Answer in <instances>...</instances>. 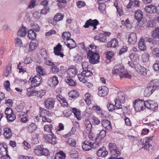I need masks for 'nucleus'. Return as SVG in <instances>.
Returning a JSON list of instances; mask_svg holds the SVG:
<instances>
[{"instance_id":"1","label":"nucleus","mask_w":159,"mask_h":159,"mask_svg":"<svg viewBox=\"0 0 159 159\" xmlns=\"http://www.w3.org/2000/svg\"><path fill=\"white\" fill-rule=\"evenodd\" d=\"M159 86V82L157 80L151 81L144 90V95L145 96H149Z\"/></svg>"},{"instance_id":"2","label":"nucleus","mask_w":159,"mask_h":159,"mask_svg":"<svg viewBox=\"0 0 159 159\" xmlns=\"http://www.w3.org/2000/svg\"><path fill=\"white\" fill-rule=\"evenodd\" d=\"M143 16V13L141 10H138L135 11L134 16L135 19L138 21V28L142 27L147 21L146 19Z\"/></svg>"},{"instance_id":"3","label":"nucleus","mask_w":159,"mask_h":159,"mask_svg":"<svg viewBox=\"0 0 159 159\" xmlns=\"http://www.w3.org/2000/svg\"><path fill=\"white\" fill-rule=\"evenodd\" d=\"M87 58H89V61L90 63L95 64L99 62L100 56L97 52H93L89 49L87 53Z\"/></svg>"},{"instance_id":"4","label":"nucleus","mask_w":159,"mask_h":159,"mask_svg":"<svg viewBox=\"0 0 159 159\" xmlns=\"http://www.w3.org/2000/svg\"><path fill=\"white\" fill-rule=\"evenodd\" d=\"M115 104L114 105L110 102L107 105V107L108 110L110 111H112L116 110H119L121 109L122 111L123 107H122V105L120 103L118 100H116L115 101Z\"/></svg>"},{"instance_id":"5","label":"nucleus","mask_w":159,"mask_h":159,"mask_svg":"<svg viewBox=\"0 0 159 159\" xmlns=\"http://www.w3.org/2000/svg\"><path fill=\"white\" fill-rule=\"evenodd\" d=\"M108 147L110 151L111 155L116 157L120 155V152L118 150L115 143H109Z\"/></svg>"},{"instance_id":"6","label":"nucleus","mask_w":159,"mask_h":159,"mask_svg":"<svg viewBox=\"0 0 159 159\" xmlns=\"http://www.w3.org/2000/svg\"><path fill=\"white\" fill-rule=\"evenodd\" d=\"M134 108L135 110L137 111H140L145 109L143 106V100L136 99L134 102Z\"/></svg>"},{"instance_id":"7","label":"nucleus","mask_w":159,"mask_h":159,"mask_svg":"<svg viewBox=\"0 0 159 159\" xmlns=\"http://www.w3.org/2000/svg\"><path fill=\"white\" fill-rule=\"evenodd\" d=\"M99 23L97 19L92 20L91 19L88 20L85 23V25H84L83 27L85 28H88L90 26L93 27V30L97 29V26Z\"/></svg>"},{"instance_id":"8","label":"nucleus","mask_w":159,"mask_h":159,"mask_svg":"<svg viewBox=\"0 0 159 159\" xmlns=\"http://www.w3.org/2000/svg\"><path fill=\"white\" fill-rule=\"evenodd\" d=\"M29 80H30L31 85L35 87L39 86L43 82L42 78L41 76L39 75H35L32 79H31L30 78Z\"/></svg>"},{"instance_id":"9","label":"nucleus","mask_w":159,"mask_h":159,"mask_svg":"<svg viewBox=\"0 0 159 159\" xmlns=\"http://www.w3.org/2000/svg\"><path fill=\"white\" fill-rule=\"evenodd\" d=\"M44 138L48 142L52 144H54L57 142V137L54 133L45 134L44 135Z\"/></svg>"},{"instance_id":"10","label":"nucleus","mask_w":159,"mask_h":159,"mask_svg":"<svg viewBox=\"0 0 159 159\" xmlns=\"http://www.w3.org/2000/svg\"><path fill=\"white\" fill-rule=\"evenodd\" d=\"M153 136H152L150 137H146L145 139H144L143 140V146L142 148H143L145 150L147 151H149V148L152 145L150 142L151 141H152V138Z\"/></svg>"},{"instance_id":"11","label":"nucleus","mask_w":159,"mask_h":159,"mask_svg":"<svg viewBox=\"0 0 159 159\" xmlns=\"http://www.w3.org/2000/svg\"><path fill=\"white\" fill-rule=\"evenodd\" d=\"M124 71V66L121 65L116 66L112 70L113 74L119 75L121 78V75Z\"/></svg>"},{"instance_id":"12","label":"nucleus","mask_w":159,"mask_h":159,"mask_svg":"<svg viewBox=\"0 0 159 159\" xmlns=\"http://www.w3.org/2000/svg\"><path fill=\"white\" fill-rule=\"evenodd\" d=\"M58 78L56 75L51 77L48 80V85L51 87H53L56 86L58 83Z\"/></svg>"},{"instance_id":"13","label":"nucleus","mask_w":159,"mask_h":159,"mask_svg":"<svg viewBox=\"0 0 159 159\" xmlns=\"http://www.w3.org/2000/svg\"><path fill=\"white\" fill-rule=\"evenodd\" d=\"M55 102L53 98H47L44 102V106L46 109L48 110L51 109L53 107Z\"/></svg>"},{"instance_id":"14","label":"nucleus","mask_w":159,"mask_h":159,"mask_svg":"<svg viewBox=\"0 0 159 159\" xmlns=\"http://www.w3.org/2000/svg\"><path fill=\"white\" fill-rule=\"evenodd\" d=\"M62 46L60 43H58L56 47H54V52L55 55L59 56L61 57H62L64 55L63 53L61 52L62 50Z\"/></svg>"},{"instance_id":"15","label":"nucleus","mask_w":159,"mask_h":159,"mask_svg":"<svg viewBox=\"0 0 159 159\" xmlns=\"http://www.w3.org/2000/svg\"><path fill=\"white\" fill-rule=\"evenodd\" d=\"M145 10L147 12L149 13L159 14V12L157 10V7L152 5H150L146 6L144 8Z\"/></svg>"},{"instance_id":"16","label":"nucleus","mask_w":159,"mask_h":159,"mask_svg":"<svg viewBox=\"0 0 159 159\" xmlns=\"http://www.w3.org/2000/svg\"><path fill=\"white\" fill-rule=\"evenodd\" d=\"M108 93V89L105 86L99 87L98 94L101 97H104L107 95Z\"/></svg>"},{"instance_id":"17","label":"nucleus","mask_w":159,"mask_h":159,"mask_svg":"<svg viewBox=\"0 0 159 159\" xmlns=\"http://www.w3.org/2000/svg\"><path fill=\"white\" fill-rule=\"evenodd\" d=\"M108 152L105 147H102L97 152V155L99 157H105L108 154Z\"/></svg>"},{"instance_id":"18","label":"nucleus","mask_w":159,"mask_h":159,"mask_svg":"<svg viewBox=\"0 0 159 159\" xmlns=\"http://www.w3.org/2000/svg\"><path fill=\"white\" fill-rule=\"evenodd\" d=\"M137 40L136 34L135 33H131L129 35L128 40L129 43L131 44H134Z\"/></svg>"},{"instance_id":"19","label":"nucleus","mask_w":159,"mask_h":159,"mask_svg":"<svg viewBox=\"0 0 159 159\" xmlns=\"http://www.w3.org/2000/svg\"><path fill=\"white\" fill-rule=\"evenodd\" d=\"M27 29L26 27L22 25V27L19 29L17 33V35L19 37H23L25 36L27 33Z\"/></svg>"},{"instance_id":"20","label":"nucleus","mask_w":159,"mask_h":159,"mask_svg":"<svg viewBox=\"0 0 159 159\" xmlns=\"http://www.w3.org/2000/svg\"><path fill=\"white\" fill-rule=\"evenodd\" d=\"M83 149L85 151H88L91 149L92 142L86 140L83 142L82 144Z\"/></svg>"},{"instance_id":"21","label":"nucleus","mask_w":159,"mask_h":159,"mask_svg":"<svg viewBox=\"0 0 159 159\" xmlns=\"http://www.w3.org/2000/svg\"><path fill=\"white\" fill-rule=\"evenodd\" d=\"M77 70L75 68H71L68 69L67 70V73L69 76L67 77L73 78L76 75Z\"/></svg>"},{"instance_id":"22","label":"nucleus","mask_w":159,"mask_h":159,"mask_svg":"<svg viewBox=\"0 0 159 159\" xmlns=\"http://www.w3.org/2000/svg\"><path fill=\"white\" fill-rule=\"evenodd\" d=\"M118 42L117 39H113L107 43L106 47L108 48H115L118 46Z\"/></svg>"},{"instance_id":"23","label":"nucleus","mask_w":159,"mask_h":159,"mask_svg":"<svg viewBox=\"0 0 159 159\" xmlns=\"http://www.w3.org/2000/svg\"><path fill=\"white\" fill-rule=\"evenodd\" d=\"M43 145H39L36 146L34 150V154L38 156H42Z\"/></svg>"},{"instance_id":"24","label":"nucleus","mask_w":159,"mask_h":159,"mask_svg":"<svg viewBox=\"0 0 159 159\" xmlns=\"http://www.w3.org/2000/svg\"><path fill=\"white\" fill-rule=\"evenodd\" d=\"M102 125L107 130H111L112 129L111 125L110 122L107 120H104L102 121Z\"/></svg>"},{"instance_id":"25","label":"nucleus","mask_w":159,"mask_h":159,"mask_svg":"<svg viewBox=\"0 0 159 159\" xmlns=\"http://www.w3.org/2000/svg\"><path fill=\"white\" fill-rule=\"evenodd\" d=\"M145 42V40L143 38H141L139 42V48L141 51H143L146 49L147 47Z\"/></svg>"},{"instance_id":"26","label":"nucleus","mask_w":159,"mask_h":159,"mask_svg":"<svg viewBox=\"0 0 159 159\" xmlns=\"http://www.w3.org/2000/svg\"><path fill=\"white\" fill-rule=\"evenodd\" d=\"M4 136L7 139H10L12 136V133L11 129L9 128L4 129Z\"/></svg>"},{"instance_id":"27","label":"nucleus","mask_w":159,"mask_h":159,"mask_svg":"<svg viewBox=\"0 0 159 159\" xmlns=\"http://www.w3.org/2000/svg\"><path fill=\"white\" fill-rule=\"evenodd\" d=\"M105 55L107 59L105 60V62L107 63H109L114 56V53L111 51H107L106 52Z\"/></svg>"},{"instance_id":"28","label":"nucleus","mask_w":159,"mask_h":159,"mask_svg":"<svg viewBox=\"0 0 159 159\" xmlns=\"http://www.w3.org/2000/svg\"><path fill=\"white\" fill-rule=\"evenodd\" d=\"M28 32V36L30 39L33 40L35 39L37 35L34 30L30 29Z\"/></svg>"},{"instance_id":"29","label":"nucleus","mask_w":159,"mask_h":159,"mask_svg":"<svg viewBox=\"0 0 159 159\" xmlns=\"http://www.w3.org/2000/svg\"><path fill=\"white\" fill-rule=\"evenodd\" d=\"M84 124L87 131L90 133L92 129V125L90 121L88 120H86L84 121Z\"/></svg>"},{"instance_id":"30","label":"nucleus","mask_w":159,"mask_h":159,"mask_svg":"<svg viewBox=\"0 0 159 159\" xmlns=\"http://www.w3.org/2000/svg\"><path fill=\"white\" fill-rule=\"evenodd\" d=\"M34 87L33 85H31L30 88L27 89V94L28 96L30 97L32 96H34L35 91L34 90V87Z\"/></svg>"},{"instance_id":"31","label":"nucleus","mask_w":159,"mask_h":159,"mask_svg":"<svg viewBox=\"0 0 159 159\" xmlns=\"http://www.w3.org/2000/svg\"><path fill=\"white\" fill-rule=\"evenodd\" d=\"M46 93V91L44 90L40 89L39 91H35L34 96L41 98Z\"/></svg>"},{"instance_id":"32","label":"nucleus","mask_w":159,"mask_h":159,"mask_svg":"<svg viewBox=\"0 0 159 159\" xmlns=\"http://www.w3.org/2000/svg\"><path fill=\"white\" fill-rule=\"evenodd\" d=\"M138 68V69L137 70V71L138 72L143 75H146V69L145 68L140 65H139Z\"/></svg>"},{"instance_id":"33","label":"nucleus","mask_w":159,"mask_h":159,"mask_svg":"<svg viewBox=\"0 0 159 159\" xmlns=\"http://www.w3.org/2000/svg\"><path fill=\"white\" fill-rule=\"evenodd\" d=\"M106 134V131L104 130H101L99 134H97L96 139H98L99 140H101L105 136Z\"/></svg>"},{"instance_id":"34","label":"nucleus","mask_w":159,"mask_h":159,"mask_svg":"<svg viewBox=\"0 0 159 159\" xmlns=\"http://www.w3.org/2000/svg\"><path fill=\"white\" fill-rule=\"evenodd\" d=\"M70 78L66 77L65 79V81L70 86H74L76 85V83L74 80L71 79Z\"/></svg>"},{"instance_id":"35","label":"nucleus","mask_w":159,"mask_h":159,"mask_svg":"<svg viewBox=\"0 0 159 159\" xmlns=\"http://www.w3.org/2000/svg\"><path fill=\"white\" fill-rule=\"evenodd\" d=\"M11 71V64L9 63L6 67L5 70L4 71V75L6 77H7Z\"/></svg>"},{"instance_id":"36","label":"nucleus","mask_w":159,"mask_h":159,"mask_svg":"<svg viewBox=\"0 0 159 159\" xmlns=\"http://www.w3.org/2000/svg\"><path fill=\"white\" fill-rule=\"evenodd\" d=\"M69 96L72 98L75 99L78 98L79 95L78 93L75 90H72L68 93Z\"/></svg>"},{"instance_id":"37","label":"nucleus","mask_w":159,"mask_h":159,"mask_svg":"<svg viewBox=\"0 0 159 159\" xmlns=\"http://www.w3.org/2000/svg\"><path fill=\"white\" fill-rule=\"evenodd\" d=\"M44 129L45 131L50 134L54 133L52 126V124L46 125H44Z\"/></svg>"},{"instance_id":"38","label":"nucleus","mask_w":159,"mask_h":159,"mask_svg":"<svg viewBox=\"0 0 159 159\" xmlns=\"http://www.w3.org/2000/svg\"><path fill=\"white\" fill-rule=\"evenodd\" d=\"M72 113H73L75 116L78 120H80L81 119L80 117V111L78 109L75 108H73L72 109Z\"/></svg>"},{"instance_id":"39","label":"nucleus","mask_w":159,"mask_h":159,"mask_svg":"<svg viewBox=\"0 0 159 159\" xmlns=\"http://www.w3.org/2000/svg\"><path fill=\"white\" fill-rule=\"evenodd\" d=\"M152 36L153 38H157L159 39V27L155 29L152 33Z\"/></svg>"},{"instance_id":"40","label":"nucleus","mask_w":159,"mask_h":159,"mask_svg":"<svg viewBox=\"0 0 159 159\" xmlns=\"http://www.w3.org/2000/svg\"><path fill=\"white\" fill-rule=\"evenodd\" d=\"M71 41L69 43H67L66 46L70 49H71L76 47V43L73 39H70Z\"/></svg>"},{"instance_id":"41","label":"nucleus","mask_w":159,"mask_h":159,"mask_svg":"<svg viewBox=\"0 0 159 159\" xmlns=\"http://www.w3.org/2000/svg\"><path fill=\"white\" fill-rule=\"evenodd\" d=\"M6 117L8 122H12L16 119V116L13 112L9 115L6 116Z\"/></svg>"},{"instance_id":"42","label":"nucleus","mask_w":159,"mask_h":159,"mask_svg":"<svg viewBox=\"0 0 159 159\" xmlns=\"http://www.w3.org/2000/svg\"><path fill=\"white\" fill-rule=\"evenodd\" d=\"M39 110L40 116L42 118L46 116V115H47L49 111L41 107H40Z\"/></svg>"},{"instance_id":"43","label":"nucleus","mask_w":159,"mask_h":159,"mask_svg":"<svg viewBox=\"0 0 159 159\" xmlns=\"http://www.w3.org/2000/svg\"><path fill=\"white\" fill-rule=\"evenodd\" d=\"M70 34L69 32H63L62 34V37L64 40H66L67 41L70 39Z\"/></svg>"},{"instance_id":"44","label":"nucleus","mask_w":159,"mask_h":159,"mask_svg":"<svg viewBox=\"0 0 159 159\" xmlns=\"http://www.w3.org/2000/svg\"><path fill=\"white\" fill-rule=\"evenodd\" d=\"M37 126L35 123L31 124L28 127V131L29 133H32L34 132L36 129Z\"/></svg>"},{"instance_id":"45","label":"nucleus","mask_w":159,"mask_h":159,"mask_svg":"<svg viewBox=\"0 0 159 159\" xmlns=\"http://www.w3.org/2000/svg\"><path fill=\"white\" fill-rule=\"evenodd\" d=\"M151 105L149 107V109L152 110H156L157 109L158 104L155 101L152 100L151 102Z\"/></svg>"},{"instance_id":"46","label":"nucleus","mask_w":159,"mask_h":159,"mask_svg":"<svg viewBox=\"0 0 159 159\" xmlns=\"http://www.w3.org/2000/svg\"><path fill=\"white\" fill-rule=\"evenodd\" d=\"M64 16L60 13H58L56 14L53 18L54 20L56 21H58L62 20Z\"/></svg>"},{"instance_id":"47","label":"nucleus","mask_w":159,"mask_h":159,"mask_svg":"<svg viewBox=\"0 0 159 159\" xmlns=\"http://www.w3.org/2000/svg\"><path fill=\"white\" fill-rule=\"evenodd\" d=\"M67 142L69 145L73 147L75 146L76 143V140L72 138H69Z\"/></svg>"},{"instance_id":"48","label":"nucleus","mask_w":159,"mask_h":159,"mask_svg":"<svg viewBox=\"0 0 159 159\" xmlns=\"http://www.w3.org/2000/svg\"><path fill=\"white\" fill-rule=\"evenodd\" d=\"M145 42H148L150 44L154 45L156 44L155 41L151 37H147L144 39Z\"/></svg>"},{"instance_id":"49","label":"nucleus","mask_w":159,"mask_h":159,"mask_svg":"<svg viewBox=\"0 0 159 159\" xmlns=\"http://www.w3.org/2000/svg\"><path fill=\"white\" fill-rule=\"evenodd\" d=\"M29 51L32 52L35 50L37 48V44L36 43L31 42L29 44Z\"/></svg>"},{"instance_id":"50","label":"nucleus","mask_w":159,"mask_h":159,"mask_svg":"<svg viewBox=\"0 0 159 159\" xmlns=\"http://www.w3.org/2000/svg\"><path fill=\"white\" fill-rule=\"evenodd\" d=\"M91 94L89 93H87L85 94V97L86 98L85 99V102L88 105H89L91 104V101L90 99Z\"/></svg>"},{"instance_id":"51","label":"nucleus","mask_w":159,"mask_h":159,"mask_svg":"<svg viewBox=\"0 0 159 159\" xmlns=\"http://www.w3.org/2000/svg\"><path fill=\"white\" fill-rule=\"evenodd\" d=\"M152 53L154 57H159V48H153L152 50Z\"/></svg>"},{"instance_id":"52","label":"nucleus","mask_w":159,"mask_h":159,"mask_svg":"<svg viewBox=\"0 0 159 159\" xmlns=\"http://www.w3.org/2000/svg\"><path fill=\"white\" fill-rule=\"evenodd\" d=\"M71 157H76L78 155L77 151L74 148L71 149L69 152Z\"/></svg>"},{"instance_id":"53","label":"nucleus","mask_w":159,"mask_h":159,"mask_svg":"<svg viewBox=\"0 0 159 159\" xmlns=\"http://www.w3.org/2000/svg\"><path fill=\"white\" fill-rule=\"evenodd\" d=\"M97 3L99 5L98 9L100 11H102L105 9L106 6L104 3H105L97 1Z\"/></svg>"},{"instance_id":"54","label":"nucleus","mask_w":159,"mask_h":159,"mask_svg":"<svg viewBox=\"0 0 159 159\" xmlns=\"http://www.w3.org/2000/svg\"><path fill=\"white\" fill-rule=\"evenodd\" d=\"M81 74L85 77H89L92 75L93 73L90 71H89L87 69V70L83 71L81 72Z\"/></svg>"},{"instance_id":"55","label":"nucleus","mask_w":159,"mask_h":159,"mask_svg":"<svg viewBox=\"0 0 159 159\" xmlns=\"http://www.w3.org/2000/svg\"><path fill=\"white\" fill-rule=\"evenodd\" d=\"M92 123L94 125H97L100 123V120L99 119L95 116H93L92 118Z\"/></svg>"},{"instance_id":"56","label":"nucleus","mask_w":159,"mask_h":159,"mask_svg":"<svg viewBox=\"0 0 159 159\" xmlns=\"http://www.w3.org/2000/svg\"><path fill=\"white\" fill-rule=\"evenodd\" d=\"M118 99L119 102L121 104V103H124L125 101V97L124 96L118 93Z\"/></svg>"},{"instance_id":"57","label":"nucleus","mask_w":159,"mask_h":159,"mask_svg":"<svg viewBox=\"0 0 159 159\" xmlns=\"http://www.w3.org/2000/svg\"><path fill=\"white\" fill-rule=\"evenodd\" d=\"M49 12V7L48 6L44 7L41 10V14H45Z\"/></svg>"},{"instance_id":"58","label":"nucleus","mask_w":159,"mask_h":159,"mask_svg":"<svg viewBox=\"0 0 159 159\" xmlns=\"http://www.w3.org/2000/svg\"><path fill=\"white\" fill-rule=\"evenodd\" d=\"M149 55L148 53H144L143 54L142 58L143 62H146L148 61L149 59Z\"/></svg>"},{"instance_id":"59","label":"nucleus","mask_w":159,"mask_h":159,"mask_svg":"<svg viewBox=\"0 0 159 159\" xmlns=\"http://www.w3.org/2000/svg\"><path fill=\"white\" fill-rule=\"evenodd\" d=\"M152 100H147L145 101L144 100H143V106L145 108V107L147 108L148 109H149V106L151 105L150 103H151V102Z\"/></svg>"},{"instance_id":"60","label":"nucleus","mask_w":159,"mask_h":159,"mask_svg":"<svg viewBox=\"0 0 159 159\" xmlns=\"http://www.w3.org/2000/svg\"><path fill=\"white\" fill-rule=\"evenodd\" d=\"M51 70L54 74H57L59 71V69L55 65L51 67Z\"/></svg>"},{"instance_id":"61","label":"nucleus","mask_w":159,"mask_h":159,"mask_svg":"<svg viewBox=\"0 0 159 159\" xmlns=\"http://www.w3.org/2000/svg\"><path fill=\"white\" fill-rule=\"evenodd\" d=\"M41 54L42 56L44 58V60H46L48 58V56L47 55V52L46 51L45 49H43L41 51Z\"/></svg>"},{"instance_id":"62","label":"nucleus","mask_w":159,"mask_h":159,"mask_svg":"<svg viewBox=\"0 0 159 159\" xmlns=\"http://www.w3.org/2000/svg\"><path fill=\"white\" fill-rule=\"evenodd\" d=\"M13 112H14L12 108L7 107L6 109L5 114L6 115V116H7Z\"/></svg>"},{"instance_id":"63","label":"nucleus","mask_w":159,"mask_h":159,"mask_svg":"<svg viewBox=\"0 0 159 159\" xmlns=\"http://www.w3.org/2000/svg\"><path fill=\"white\" fill-rule=\"evenodd\" d=\"M16 45L17 47H20L22 45V41L20 39L16 38L15 40Z\"/></svg>"},{"instance_id":"64","label":"nucleus","mask_w":159,"mask_h":159,"mask_svg":"<svg viewBox=\"0 0 159 159\" xmlns=\"http://www.w3.org/2000/svg\"><path fill=\"white\" fill-rule=\"evenodd\" d=\"M10 83L8 80L6 81L4 84V87L6 90L8 92H9L10 90Z\"/></svg>"}]
</instances>
